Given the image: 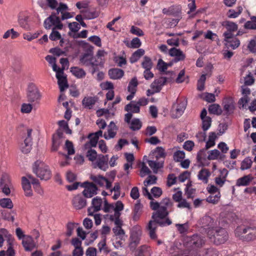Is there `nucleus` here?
Instances as JSON below:
<instances>
[{
    "label": "nucleus",
    "mask_w": 256,
    "mask_h": 256,
    "mask_svg": "<svg viewBox=\"0 0 256 256\" xmlns=\"http://www.w3.org/2000/svg\"><path fill=\"white\" fill-rule=\"evenodd\" d=\"M0 206L4 208L11 209L13 207V204L10 198H4L0 200Z\"/></svg>",
    "instance_id": "nucleus-46"
},
{
    "label": "nucleus",
    "mask_w": 256,
    "mask_h": 256,
    "mask_svg": "<svg viewBox=\"0 0 256 256\" xmlns=\"http://www.w3.org/2000/svg\"><path fill=\"white\" fill-rule=\"evenodd\" d=\"M234 106L231 100L227 99L224 102V109L226 114H230L233 112Z\"/></svg>",
    "instance_id": "nucleus-36"
},
{
    "label": "nucleus",
    "mask_w": 256,
    "mask_h": 256,
    "mask_svg": "<svg viewBox=\"0 0 256 256\" xmlns=\"http://www.w3.org/2000/svg\"><path fill=\"white\" fill-rule=\"evenodd\" d=\"M18 22L20 27L26 30L30 29V26L28 24V16H19Z\"/></svg>",
    "instance_id": "nucleus-40"
},
{
    "label": "nucleus",
    "mask_w": 256,
    "mask_h": 256,
    "mask_svg": "<svg viewBox=\"0 0 256 256\" xmlns=\"http://www.w3.org/2000/svg\"><path fill=\"white\" fill-rule=\"evenodd\" d=\"M22 244L26 251L30 252L36 247L32 238L30 236H24L22 240Z\"/></svg>",
    "instance_id": "nucleus-17"
},
{
    "label": "nucleus",
    "mask_w": 256,
    "mask_h": 256,
    "mask_svg": "<svg viewBox=\"0 0 256 256\" xmlns=\"http://www.w3.org/2000/svg\"><path fill=\"white\" fill-rule=\"evenodd\" d=\"M73 206L76 210H80L86 205V200L85 198L80 194H78L74 197L72 200Z\"/></svg>",
    "instance_id": "nucleus-15"
},
{
    "label": "nucleus",
    "mask_w": 256,
    "mask_h": 256,
    "mask_svg": "<svg viewBox=\"0 0 256 256\" xmlns=\"http://www.w3.org/2000/svg\"><path fill=\"white\" fill-rule=\"evenodd\" d=\"M157 68L160 72H165L166 70L168 68V64L163 61L162 59H160L158 60Z\"/></svg>",
    "instance_id": "nucleus-62"
},
{
    "label": "nucleus",
    "mask_w": 256,
    "mask_h": 256,
    "mask_svg": "<svg viewBox=\"0 0 256 256\" xmlns=\"http://www.w3.org/2000/svg\"><path fill=\"white\" fill-rule=\"evenodd\" d=\"M148 162L155 174L158 172L159 168H162L164 166V160H158L153 159V160H148Z\"/></svg>",
    "instance_id": "nucleus-27"
},
{
    "label": "nucleus",
    "mask_w": 256,
    "mask_h": 256,
    "mask_svg": "<svg viewBox=\"0 0 256 256\" xmlns=\"http://www.w3.org/2000/svg\"><path fill=\"white\" fill-rule=\"evenodd\" d=\"M162 13L166 15H172L174 16H179L181 13V8L178 6H171L168 8H164L162 10Z\"/></svg>",
    "instance_id": "nucleus-24"
},
{
    "label": "nucleus",
    "mask_w": 256,
    "mask_h": 256,
    "mask_svg": "<svg viewBox=\"0 0 256 256\" xmlns=\"http://www.w3.org/2000/svg\"><path fill=\"white\" fill-rule=\"evenodd\" d=\"M211 176V172L208 169L206 168H202L198 174V178L204 184H208V178Z\"/></svg>",
    "instance_id": "nucleus-21"
},
{
    "label": "nucleus",
    "mask_w": 256,
    "mask_h": 256,
    "mask_svg": "<svg viewBox=\"0 0 256 256\" xmlns=\"http://www.w3.org/2000/svg\"><path fill=\"white\" fill-rule=\"evenodd\" d=\"M252 161L250 157H246L241 162L240 169L242 170L249 169L252 165Z\"/></svg>",
    "instance_id": "nucleus-48"
},
{
    "label": "nucleus",
    "mask_w": 256,
    "mask_h": 256,
    "mask_svg": "<svg viewBox=\"0 0 256 256\" xmlns=\"http://www.w3.org/2000/svg\"><path fill=\"white\" fill-rule=\"evenodd\" d=\"M86 156L88 158L89 160L94 162L98 158V155L94 150L90 148L88 151Z\"/></svg>",
    "instance_id": "nucleus-58"
},
{
    "label": "nucleus",
    "mask_w": 256,
    "mask_h": 256,
    "mask_svg": "<svg viewBox=\"0 0 256 256\" xmlns=\"http://www.w3.org/2000/svg\"><path fill=\"white\" fill-rule=\"evenodd\" d=\"M163 218H158L157 222H156V228L154 230H152L148 228V224L147 226V230L148 231V234L151 239L155 240L157 238L156 233V230L158 226H164L166 225L169 226L172 224V222L169 218H166L165 221H162V220Z\"/></svg>",
    "instance_id": "nucleus-9"
},
{
    "label": "nucleus",
    "mask_w": 256,
    "mask_h": 256,
    "mask_svg": "<svg viewBox=\"0 0 256 256\" xmlns=\"http://www.w3.org/2000/svg\"><path fill=\"white\" fill-rule=\"evenodd\" d=\"M174 160L176 162H181L185 158V152L182 150H177L174 154Z\"/></svg>",
    "instance_id": "nucleus-56"
},
{
    "label": "nucleus",
    "mask_w": 256,
    "mask_h": 256,
    "mask_svg": "<svg viewBox=\"0 0 256 256\" xmlns=\"http://www.w3.org/2000/svg\"><path fill=\"white\" fill-rule=\"evenodd\" d=\"M202 128L204 131H206L210 126L212 123V119L210 118H206L202 119Z\"/></svg>",
    "instance_id": "nucleus-61"
},
{
    "label": "nucleus",
    "mask_w": 256,
    "mask_h": 256,
    "mask_svg": "<svg viewBox=\"0 0 256 256\" xmlns=\"http://www.w3.org/2000/svg\"><path fill=\"white\" fill-rule=\"evenodd\" d=\"M64 149L68 152V155H72L75 153L74 148L72 142L66 140V141Z\"/></svg>",
    "instance_id": "nucleus-49"
},
{
    "label": "nucleus",
    "mask_w": 256,
    "mask_h": 256,
    "mask_svg": "<svg viewBox=\"0 0 256 256\" xmlns=\"http://www.w3.org/2000/svg\"><path fill=\"white\" fill-rule=\"evenodd\" d=\"M141 232L134 231L132 232L130 238V242L129 244L130 248L131 250H134L138 244H140Z\"/></svg>",
    "instance_id": "nucleus-11"
},
{
    "label": "nucleus",
    "mask_w": 256,
    "mask_h": 256,
    "mask_svg": "<svg viewBox=\"0 0 256 256\" xmlns=\"http://www.w3.org/2000/svg\"><path fill=\"white\" fill-rule=\"evenodd\" d=\"M56 28H52V32L50 35V39L52 40H60L61 38V35L60 33L56 30Z\"/></svg>",
    "instance_id": "nucleus-59"
},
{
    "label": "nucleus",
    "mask_w": 256,
    "mask_h": 256,
    "mask_svg": "<svg viewBox=\"0 0 256 256\" xmlns=\"http://www.w3.org/2000/svg\"><path fill=\"white\" fill-rule=\"evenodd\" d=\"M120 213L114 212V214H106V216L108 217L110 221L114 222L115 224H120V222H122L120 218Z\"/></svg>",
    "instance_id": "nucleus-45"
},
{
    "label": "nucleus",
    "mask_w": 256,
    "mask_h": 256,
    "mask_svg": "<svg viewBox=\"0 0 256 256\" xmlns=\"http://www.w3.org/2000/svg\"><path fill=\"white\" fill-rule=\"evenodd\" d=\"M187 105V101L185 100H177L176 108V116L180 117L183 114Z\"/></svg>",
    "instance_id": "nucleus-25"
},
{
    "label": "nucleus",
    "mask_w": 256,
    "mask_h": 256,
    "mask_svg": "<svg viewBox=\"0 0 256 256\" xmlns=\"http://www.w3.org/2000/svg\"><path fill=\"white\" fill-rule=\"evenodd\" d=\"M70 72L77 78H82L86 75L85 71L81 68L78 67H72L70 68Z\"/></svg>",
    "instance_id": "nucleus-34"
},
{
    "label": "nucleus",
    "mask_w": 256,
    "mask_h": 256,
    "mask_svg": "<svg viewBox=\"0 0 256 256\" xmlns=\"http://www.w3.org/2000/svg\"><path fill=\"white\" fill-rule=\"evenodd\" d=\"M224 26L228 31L233 32L238 30V25L234 22L226 21Z\"/></svg>",
    "instance_id": "nucleus-54"
},
{
    "label": "nucleus",
    "mask_w": 256,
    "mask_h": 256,
    "mask_svg": "<svg viewBox=\"0 0 256 256\" xmlns=\"http://www.w3.org/2000/svg\"><path fill=\"white\" fill-rule=\"evenodd\" d=\"M220 192H218L216 194H210L206 199V200L208 203L212 204H216L219 202L220 198Z\"/></svg>",
    "instance_id": "nucleus-42"
},
{
    "label": "nucleus",
    "mask_w": 256,
    "mask_h": 256,
    "mask_svg": "<svg viewBox=\"0 0 256 256\" xmlns=\"http://www.w3.org/2000/svg\"><path fill=\"white\" fill-rule=\"evenodd\" d=\"M208 112L210 114L220 116L222 113V110L218 104H214L209 106Z\"/></svg>",
    "instance_id": "nucleus-33"
},
{
    "label": "nucleus",
    "mask_w": 256,
    "mask_h": 256,
    "mask_svg": "<svg viewBox=\"0 0 256 256\" xmlns=\"http://www.w3.org/2000/svg\"><path fill=\"white\" fill-rule=\"evenodd\" d=\"M167 78L166 77H160L154 80L150 84V87L152 89H154L156 92H159L164 86L167 82Z\"/></svg>",
    "instance_id": "nucleus-16"
},
{
    "label": "nucleus",
    "mask_w": 256,
    "mask_h": 256,
    "mask_svg": "<svg viewBox=\"0 0 256 256\" xmlns=\"http://www.w3.org/2000/svg\"><path fill=\"white\" fill-rule=\"evenodd\" d=\"M80 12L83 14L84 18L91 20L97 18L99 13L96 10L90 11V10H82Z\"/></svg>",
    "instance_id": "nucleus-32"
},
{
    "label": "nucleus",
    "mask_w": 256,
    "mask_h": 256,
    "mask_svg": "<svg viewBox=\"0 0 256 256\" xmlns=\"http://www.w3.org/2000/svg\"><path fill=\"white\" fill-rule=\"evenodd\" d=\"M22 184L25 196H32L33 194L31 188L30 182L26 176L22 177Z\"/></svg>",
    "instance_id": "nucleus-19"
},
{
    "label": "nucleus",
    "mask_w": 256,
    "mask_h": 256,
    "mask_svg": "<svg viewBox=\"0 0 256 256\" xmlns=\"http://www.w3.org/2000/svg\"><path fill=\"white\" fill-rule=\"evenodd\" d=\"M142 127V122L138 118L133 119L130 122V128L132 130H137Z\"/></svg>",
    "instance_id": "nucleus-50"
},
{
    "label": "nucleus",
    "mask_w": 256,
    "mask_h": 256,
    "mask_svg": "<svg viewBox=\"0 0 256 256\" xmlns=\"http://www.w3.org/2000/svg\"><path fill=\"white\" fill-rule=\"evenodd\" d=\"M208 235L210 240L216 245L224 244L228 238L227 231L220 227L208 230Z\"/></svg>",
    "instance_id": "nucleus-2"
},
{
    "label": "nucleus",
    "mask_w": 256,
    "mask_h": 256,
    "mask_svg": "<svg viewBox=\"0 0 256 256\" xmlns=\"http://www.w3.org/2000/svg\"><path fill=\"white\" fill-rule=\"evenodd\" d=\"M145 51L142 48H139L134 52L130 58V62L135 63L144 54Z\"/></svg>",
    "instance_id": "nucleus-30"
},
{
    "label": "nucleus",
    "mask_w": 256,
    "mask_h": 256,
    "mask_svg": "<svg viewBox=\"0 0 256 256\" xmlns=\"http://www.w3.org/2000/svg\"><path fill=\"white\" fill-rule=\"evenodd\" d=\"M40 94L38 88L33 84L28 86L27 92L28 100L30 102L37 103L40 98Z\"/></svg>",
    "instance_id": "nucleus-7"
},
{
    "label": "nucleus",
    "mask_w": 256,
    "mask_h": 256,
    "mask_svg": "<svg viewBox=\"0 0 256 256\" xmlns=\"http://www.w3.org/2000/svg\"><path fill=\"white\" fill-rule=\"evenodd\" d=\"M81 186L84 188L82 194L86 198H92L97 194L98 188L92 182H86L81 184Z\"/></svg>",
    "instance_id": "nucleus-8"
},
{
    "label": "nucleus",
    "mask_w": 256,
    "mask_h": 256,
    "mask_svg": "<svg viewBox=\"0 0 256 256\" xmlns=\"http://www.w3.org/2000/svg\"><path fill=\"white\" fill-rule=\"evenodd\" d=\"M92 180L96 184L99 185L100 186H104L105 183L106 182V178L100 175L98 176H90Z\"/></svg>",
    "instance_id": "nucleus-38"
},
{
    "label": "nucleus",
    "mask_w": 256,
    "mask_h": 256,
    "mask_svg": "<svg viewBox=\"0 0 256 256\" xmlns=\"http://www.w3.org/2000/svg\"><path fill=\"white\" fill-rule=\"evenodd\" d=\"M220 172L222 174H224V175L222 176V178L220 176L216 177L215 178V182L217 185L222 187L224 184L226 180V177L228 176V171L226 168H224L222 170H221Z\"/></svg>",
    "instance_id": "nucleus-37"
},
{
    "label": "nucleus",
    "mask_w": 256,
    "mask_h": 256,
    "mask_svg": "<svg viewBox=\"0 0 256 256\" xmlns=\"http://www.w3.org/2000/svg\"><path fill=\"white\" fill-rule=\"evenodd\" d=\"M168 54L170 56L176 57V62L183 60L186 58L183 52L176 48H171L169 50Z\"/></svg>",
    "instance_id": "nucleus-23"
},
{
    "label": "nucleus",
    "mask_w": 256,
    "mask_h": 256,
    "mask_svg": "<svg viewBox=\"0 0 256 256\" xmlns=\"http://www.w3.org/2000/svg\"><path fill=\"white\" fill-rule=\"evenodd\" d=\"M108 74L112 80L120 79L124 75V71L118 68H113L109 70Z\"/></svg>",
    "instance_id": "nucleus-22"
},
{
    "label": "nucleus",
    "mask_w": 256,
    "mask_h": 256,
    "mask_svg": "<svg viewBox=\"0 0 256 256\" xmlns=\"http://www.w3.org/2000/svg\"><path fill=\"white\" fill-rule=\"evenodd\" d=\"M32 142L29 141V139H25L24 143L21 146V150L24 154H28L32 149Z\"/></svg>",
    "instance_id": "nucleus-41"
},
{
    "label": "nucleus",
    "mask_w": 256,
    "mask_h": 256,
    "mask_svg": "<svg viewBox=\"0 0 256 256\" xmlns=\"http://www.w3.org/2000/svg\"><path fill=\"white\" fill-rule=\"evenodd\" d=\"M204 256H218V252L214 248H210L204 250Z\"/></svg>",
    "instance_id": "nucleus-64"
},
{
    "label": "nucleus",
    "mask_w": 256,
    "mask_h": 256,
    "mask_svg": "<svg viewBox=\"0 0 256 256\" xmlns=\"http://www.w3.org/2000/svg\"><path fill=\"white\" fill-rule=\"evenodd\" d=\"M150 192L152 197L154 196L156 198H159L162 193L161 188L157 186H154L152 188Z\"/></svg>",
    "instance_id": "nucleus-60"
},
{
    "label": "nucleus",
    "mask_w": 256,
    "mask_h": 256,
    "mask_svg": "<svg viewBox=\"0 0 256 256\" xmlns=\"http://www.w3.org/2000/svg\"><path fill=\"white\" fill-rule=\"evenodd\" d=\"M20 34L16 31L14 30V28L10 29L7 30L3 35V38L4 39H6L9 37H11V38L14 39L18 37Z\"/></svg>",
    "instance_id": "nucleus-47"
},
{
    "label": "nucleus",
    "mask_w": 256,
    "mask_h": 256,
    "mask_svg": "<svg viewBox=\"0 0 256 256\" xmlns=\"http://www.w3.org/2000/svg\"><path fill=\"white\" fill-rule=\"evenodd\" d=\"M108 156L99 154L94 168L98 167L100 169L106 171L108 168Z\"/></svg>",
    "instance_id": "nucleus-10"
},
{
    "label": "nucleus",
    "mask_w": 256,
    "mask_h": 256,
    "mask_svg": "<svg viewBox=\"0 0 256 256\" xmlns=\"http://www.w3.org/2000/svg\"><path fill=\"white\" fill-rule=\"evenodd\" d=\"M235 234L240 238L247 242L256 240V228L247 226L246 228L238 227L235 230Z\"/></svg>",
    "instance_id": "nucleus-4"
},
{
    "label": "nucleus",
    "mask_w": 256,
    "mask_h": 256,
    "mask_svg": "<svg viewBox=\"0 0 256 256\" xmlns=\"http://www.w3.org/2000/svg\"><path fill=\"white\" fill-rule=\"evenodd\" d=\"M150 173L151 171L149 168L146 165L144 162H142L140 170V176L142 178H144L146 175L150 174Z\"/></svg>",
    "instance_id": "nucleus-53"
},
{
    "label": "nucleus",
    "mask_w": 256,
    "mask_h": 256,
    "mask_svg": "<svg viewBox=\"0 0 256 256\" xmlns=\"http://www.w3.org/2000/svg\"><path fill=\"white\" fill-rule=\"evenodd\" d=\"M138 85L137 78L134 77L132 78L129 82L128 90V92H132V94L136 93Z\"/></svg>",
    "instance_id": "nucleus-44"
},
{
    "label": "nucleus",
    "mask_w": 256,
    "mask_h": 256,
    "mask_svg": "<svg viewBox=\"0 0 256 256\" xmlns=\"http://www.w3.org/2000/svg\"><path fill=\"white\" fill-rule=\"evenodd\" d=\"M122 222H120V224H115L116 226L112 228L114 234L117 236H121L124 234V230L122 228Z\"/></svg>",
    "instance_id": "nucleus-51"
},
{
    "label": "nucleus",
    "mask_w": 256,
    "mask_h": 256,
    "mask_svg": "<svg viewBox=\"0 0 256 256\" xmlns=\"http://www.w3.org/2000/svg\"><path fill=\"white\" fill-rule=\"evenodd\" d=\"M92 48V47L90 48L87 52L82 54L80 58V63L86 66H94V62H97L96 58L93 56Z\"/></svg>",
    "instance_id": "nucleus-6"
},
{
    "label": "nucleus",
    "mask_w": 256,
    "mask_h": 256,
    "mask_svg": "<svg viewBox=\"0 0 256 256\" xmlns=\"http://www.w3.org/2000/svg\"><path fill=\"white\" fill-rule=\"evenodd\" d=\"M142 45L140 39L138 38H134L131 40L130 43L128 46L130 48H138Z\"/></svg>",
    "instance_id": "nucleus-55"
},
{
    "label": "nucleus",
    "mask_w": 256,
    "mask_h": 256,
    "mask_svg": "<svg viewBox=\"0 0 256 256\" xmlns=\"http://www.w3.org/2000/svg\"><path fill=\"white\" fill-rule=\"evenodd\" d=\"M32 172L42 180H47L52 176L48 166L40 160H36L33 164Z\"/></svg>",
    "instance_id": "nucleus-3"
},
{
    "label": "nucleus",
    "mask_w": 256,
    "mask_h": 256,
    "mask_svg": "<svg viewBox=\"0 0 256 256\" xmlns=\"http://www.w3.org/2000/svg\"><path fill=\"white\" fill-rule=\"evenodd\" d=\"M62 142V140L58 138L53 136L52 138V150L53 151H56L61 144Z\"/></svg>",
    "instance_id": "nucleus-57"
},
{
    "label": "nucleus",
    "mask_w": 256,
    "mask_h": 256,
    "mask_svg": "<svg viewBox=\"0 0 256 256\" xmlns=\"http://www.w3.org/2000/svg\"><path fill=\"white\" fill-rule=\"evenodd\" d=\"M152 253L150 248L147 245L144 244L138 248L135 256H152Z\"/></svg>",
    "instance_id": "nucleus-26"
},
{
    "label": "nucleus",
    "mask_w": 256,
    "mask_h": 256,
    "mask_svg": "<svg viewBox=\"0 0 256 256\" xmlns=\"http://www.w3.org/2000/svg\"><path fill=\"white\" fill-rule=\"evenodd\" d=\"M200 224L203 228L208 230L214 228L216 222L212 217L206 216L201 218Z\"/></svg>",
    "instance_id": "nucleus-18"
},
{
    "label": "nucleus",
    "mask_w": 256,
    "mask_h": 256,
    "mask_svg": "<svg viewBox=\"0 0 256 256\" xmlns=\"http://www.w3.org/2000/svg\"><path fill=\"white\" fill-rule=\"evenodd\" d=\"M243 8L242 6H238L236 10L230 9L227 12V16L229 18H236L242 13Z\"/></svg>",
    "instance_id": "nucleus-35"
},
{
    "label": "nucleus",
    "mask_w": 256,
    "mask_h": 256,
    "mask_svg": "<svg viewBox=\"0 0 256 256\" xmlns=\"http://www.w3.org/2000/svg\"><path fill=\"white\" fill-rule=\"evenodd\" d=\"M204 242L205 240L204 237L200 235L194 234L191 237L189 244L192 248H196L201 247Z\"/></svg>",
    "instance_id": "nucleus-13"
},
{
    "label": "nucleus",
    "mask_w": 256,
    "mask_h": 256,
    "mask_svg": "<svg viewBox=\"0 0 256 256\" xmlns=\"http://www.w3.org/2000/svg\"><path fill=\"white\" fill-rule=\"evenodd\" d=\"M225 45L227 48H231L232 49L235 50L240 46V41L236 36H235L234 38L230 40V42H227L225 44Z\"/></svg>",
    "instance_id": "nucleus-39"
},
{
    "label": "nucleus",
    "mask_w": 256,
    "mask_h": 256,
    "mask_svg": "<svg viewBox=\"0 0 256 256\" xmlns=\"http://www.w3.org/2000/svg\"><path fill=\"white\" fill-rule=\"evenodd\" d=\"M156 177L155 176L150 175L148 176V178L144 181V186H148V185L155 184H156Z\"/></svg>",
    "instance_id": "nucleus-63"
},
{
    "label": "nucleus",
    "mask_w": 256,
    "mask_h": 256,
    "mask_svg": "<svg viewBox=\"0 0 256 256\" xmlns=\"http://www.w3.org/2000/svg\"><path fill=\"white\" fill-rule=\"evenodd\" d=\"M56 77L58 79V83L59 86L60 92L64 91L65 88L68 87L66 76H64V74L58 72L56 74Z\"/></svg>",
    "instance_id": "nucleus-20"
},
{
    "label": "nucleus",
    "mask_w": 256,
    "mask_h": 256,
    "mask_svg": "<svg viewBox=\"0 0 256 256\" xmlns=\"http://www.w3.org/2000/svg\"><path fill=\"white\" fill-rule=\"evenodd\" d=\"M142 209V206L140 204V202H138L136 204L134 210V220H137L140 214Z\"/></svg>",
    "instance_id": "nucleus-52"
},
{
    "label": "nucleus",
    "mask_w": 256,
    "mask_h": 256,
    "mask_svg": "<svg viewBox=\"0 0 256 256\" xmlns=\"http://www.w3.org/2000/svg\"><path fill=\"white\" fill-rule=\"evenodd\" d=\"M252 180V176L251 175L244 176L237 180L236 184L237 186H246L250 184Z\"/></svg>",
    "instance_id": "nucleus-29"
},
{
    "label": "nucleus",
    "mask_w": 256,
    "mask_h": 256,
    "mask_svg": "<svg viewBox=\"0 0 256 256\" xmlns=\"http://www.w3.org/2000/svg\"><path fill=\"white\" fill-rule=\"evenodd\" d=\"M124 110L126 111L130 112L131 113H138L140 109L138 104L134 101H132L130 104L126 106Z\"/></svg>",
    "instance_id": "nucleus-28"
},
{
    "label": "nucleus",
    "mask_w": 256,
    "mask_h": 256,
    "mask_svg": "<svg viewBox=\"0 0 256 256\" xmlns=\"http://www.w3.org/2000/svg\"><path fill=\"white\" fill-rule=\"evenodd\" d=\"M102 204V199L98 196L94 198L92 202V206L90 207L88 212L89 216H93V214L100 210Z\"/></svg>",
    "instance_id": "nucleus-12"
},
{
    "label": "nucleus",
    "mask_w": 256,
    "mask_h": 256,
    "mask_svg": "<svg viewBox=\"0 0 256 256\" xmlns=\"http://www.w3.org/2000/svg\"><path fill=\"white\" fill-rule=\"evenodd\" d=\"M166 154L164 148L162 146H158L151 152L150 156L152 159H156L158 160H164L166 157Z\"/></svg>",
    "instance_id": "nucleus-14"
},
{
    "label": "nucleus",
    "mask_w": 256,
    "mask_h": 256,
    "mask_svg": "<svg viewBox=\"0 0 256 256\" xmlns=\"http://www.w3.org/2000/svg\"><path fill=\"white\" fill-rule=\"evenodd\" d=\"M44 25L46 30L50 29L52 26H54L53 28L58 30H62L63 28V24L60 22V18L55 13H52L44 20Z\"/></svg>",
    "instance_id": "nucleus-5"
},
{
    "label": "nucleus",
    "mask_w": 256,
    "mask_h": 256,
    "mask_svg": "<svg viewBox=\"0 0 256 256\" xmlns=\"http://www.w3.org/2000/svg\"><path fill=\"white\" fill-rule=\"evenodd\" d=\"M173 206V202L168 198H164L160 203L157 202L151 201L150 202V207L154 210H156L152 213V218L148 222V228L154 230L156 228V222L158 218H164L169 214L167 209L171 208Z\"/></svg>",
    "instance_id": "nucleus-1"
},
{
    "label": "nucleus",
    "mask_w": 256,
    "mask_h": 256,
    "mask_svg": "<svg viewBox=\"0 0 256 256\" xmlns=\"http://www.w3.org/2000/svg\"><path fill=\"white\" fill-rule=\"evenodd\" d=\"M142 66L145 70H150L153 66L151 58L147 56H144Z\"/></svg>",
    "instance_id": "nucleus-43"
},
{
    "label": "nucleus",
    "mask_w": 256,
    "mask_h": 256,
    "mask_svg": "<svg viewBox=\"0 0 256 256\" xmlns=\"http://www.w3.org/2000/svg\"><path fill=\"white\" fill-rule=\"evenodd\" d=\"M96 99L95 97H85L82 100V104L84 107L90 109L95 104Z\"/></svg>",
    "instance_id": "nucleus-31"
}]
</instances>
